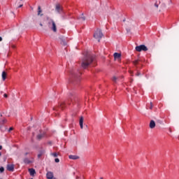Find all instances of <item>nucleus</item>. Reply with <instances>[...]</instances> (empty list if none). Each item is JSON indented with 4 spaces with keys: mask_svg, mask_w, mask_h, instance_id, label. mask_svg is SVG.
Returning <instances> with one entry per match:
<instances>
[{
    "mask_svg": "<svg viewBox=\"0 0 179 179\" xmlns=\"http://www.w3.org/2000/svg\"><path fill=\"white\" fill-rule=\"evenodd\" d=\"M94 61V56L89 52H87L81 60V66L83 69H86L92 62Z\"/></svg>",
    "mask_w": 179,
    "mask_h": 179,
    "instance_id": "1",
    "label": "nucleus"
},
{
    "mask_svg": "<svg viewBox=\"0 0 179 179\" xmlns=\"http://www.w3.org/2000/svg\"><path fill=\"white\" fill-rule=\"evenodd\" d=\"M93 37L100 43V40L103 38V32L101 31V29H97L94 33Z\"/></svg>",
    "mask_w": 179,
    "mask_h": 179,
    "instance_id": "2",
    "label": "nucleus"
},
{
    "mask_svg": "<svg viewBox=\"0 0 179 179\" xmlns=\"http://www.w3.org/2000/svg\"><path fill=\"white\" fill-rule=\"evenodd\" d=\"M48 24L49 28L51 29L54 33H57V24H55V22H54V20H49Z\"/></svg>",
    "mask_w": 179,
    "mask_h": 179,
    "instance_id": "3",
    "label": "nucleus"
},
{
    "mask_svg": "<svg viewBox=\"0 0 179 179\" xmlns=\"http://www.w3.org/2000/svg\"><path fill=\"white\" fill-rule=\"evenodd\" d=\"M71 79L70 80V83H73V85H76L78 83V78L79 76L76 74L74 71L71 72Z\"/></svg>",
    "mask_w": 179,
    "mask_h": 179,
    "instance_id": "4",
    "label": "nucleus"
},
{
    "mask_svg": "<svg viewBox=\"0 0 179 179\" xmlns=\"http://www.w3.org/2000/svg\"><path fill=\"white\" fill-rule=\"evenodd\" d=\"M55 12H57V13H59V15H62V13H64V7H62V6H61V4L59 3H56Z\"/></svg>",
    "mask_w": 179,
    "mask_h": 179,
    "instance_id": "5",
    "label": "nucleus"
},
{
    "mask_svg": "<svg viewBox=\"0 0 179 179\" xmlns=\"http://www.w3.org/2000/svg\"><path fill=\"white\" fill-rule=\"evenodd\" d=\"M136 51H138V52H141V51H148V47L145 45L136 46Z\"/></svg>",
    "mask_w": 179,
    "mask_h": 179,
    "instance_id": "6",
    "label": "nucleus"
},
{
    "mask_svg": "<svg viewBox=\"0 0 179 179\" xmlns=\"http://www.w3.org/2000/svg\"><path fill=\"white\" fill-rule=\"evenodd\" d=\"M64 107H65V102H62L59 104L58 106L54 107L53 110H54V111H58L59 108L64 110Z\"/></svg>",
    "mask_w": 179,
    "mask_h": 179,
    "instance_id": "7",
    "label": "nucleus"
},
{
    "mask_svg": "<svg viewBox=\"0 0 179 179\" xmlns=\"http://www.w3.org/2000/svg\"><path fill=\"white\" fill-rule=\"evenodd\" d=\"M60 44H62V45H66L68 44V41H66L64 37H60Z\"/></svg>",
    "mask_w": 179,
    "mask_h": 179,
    "instance_id": "8",
    "label": "nucleus"
},
{
    "mask_svg": "<svg viewBox=\"0 0 179 179\" xmlns=\"http://www.w3.org/2000/svg\"><path fill=\"white\" fill-rule=\"evenodd\" d=\"M46 178L48 179H54V173L51 171H49L46 174Z\"/></svg>",
    "mask_w": 179,
    "mask_h": 179,
    "instance_id": "9",
    "label": "nucleus"
},
{
    "mask_svg": "<svg viewBox=\"0 0 179 179\" xmlns=\"http://www.w3.org/2000/svg\"><path fill=\"white\" fill-rule=\"evenodd\" d=\"M7 170L8 171H13L15 170V165H13V164H8L7 165Z\"/></svg>",
    "mask_w": 179,
    "mask_h": 179,
    "instance_id": "10",
    "label": "nucleus"
},
{
    "mask_svg": "<svg viewBox=\"0 0 179 179\" xmlns=\"http://www.w3.org/2000/svg\"><path fill=\"white\" fill-rule=\"evenodd\" d=\"M45 135V132L41 133L37 135L36 139H38V141H41V138H44Z\"/></svg>",
    "mask_w": 179,
    "mask_h": 179,
    "instance_id": "11",
    "label": "nucleus"
},
{
    "mask_svg": "<svg viewBox=\"0 0 179 179\" xmlns=\"http://www.w3.org/2000/svg\"><path fill=\"white\" fill-rule=\"evenodd\" d=\"M73 99H75V96H73V94H70V95L69 96L68 101H67V104H71V101H72V100H73Z\"/></svg>",
    "mask_w": 179,
    "mask_h": 179,
    "instance_id": "12",
    "label": "nucleus"
},
{
    "mask_svg": "<svg viewBox=\"0 0 179 179\" xmlns=\"http://www.w3.org/2000/svg\"><path fill=\"white\" fill-rule=\"evenodd\" d=\"M113 57L115 59H120L121 58V54L118 52H115Z\"/></svg>",
    "mask_w": 179,
    "mask_h": 179,
    "instance_id": "13",
    "label": "nucleus"
},
{
    "mask_svg": "<svg viewBox=\"0 0 179 179\" xmlns=\"http://www.w3.org/2000/svg\"><path fill=\"white\" fill-rule=\"evenodd\" d=\"M79 124H80V129H83V116H81L80 117Z\"/></svg>",
    "mask_w": 179,
    "mask_h": 179,
    "instance_id": "14",
    "label": "nucleus"
},
{
    "mask_svg": "<svg viewBox=\"0 0 179 179\" xmlns=\"http://www.w3.org/2000/svg\"><path fill=\"white\" fill-rule=\"evenodd\" d=\"M156 127V122H154V120H151L150 122V128L151 129H153Z\"/></svg>",
    "mask_w": 179,
    "mask_h": 179,
    "instance_id": "15",
    "label": "nucleus"
},
{
    "mask_svg": "<svg viewBox=\"0 0 179 179\" xmlns=\"http://www.w3.org/2000/svg\"><path fill=\"white\" fill-rule=\"evenodd\" d=\"M24 163H25V164H31V163H33V161L29 159L28 158H24Z\"/></svg>",
    "mask_w": 179,
    "mask_h": 179,
    "instance_id": "16",
    "label": "nucleus"
},
{
    "mask_svg": "<svg viewBox=\"0 0 179 179\" xmlns=\"http://www.w3.org/2000/svg\"><path fill=\"white\" fill-rule=\"evenodd\" d=\"M69 158L71 159L72 160H78V159H79V157L77 155H69Z\"/></svg>",
    "mask_w": 179,
    "mask_h": 179,
    "instance_id": "17",
    "label": "nucleus"
},
{
    "mask_svg": "<svg viewBox=\"0 0 179 179\" xmlns=\"http://www.w3.org/2000/svg\"><path fill=\"white\" fill-rule=\"evenodd\" d=\"M29 172L30 176H34L36 174V170L34 169H29Z\"/></svg>",
    "mask_w": 179,
    "mask_h": 179,
    "instance_id": "18",
    "label": "nucleus"
},
{
    "mask_svg": "<svg viewBox=\"0 0 179 179\" xmlns=\"http://www.w3.org/2000/svg\"><path fill=\"white\" fill-rule=\"evenodd\" d=\"M41 12H43V10H41V6H38V16H43V14H41Z\"/></svg>",
    "mask_w": 179,
    "mask_h": 179,
    "instance_id": "19",
    "label": "nucleus"
},
{
    "mask_svg": "<svg viewBox=\"0 0 179 179\" xmlns=\"http://www.w3.org/2000/svg\"><path fill=\"white\" fill-rule=\"evenodd\" d=\"M45 153V151L44 150H40L39 154L38 155V159H40Z\"/></svg>",
    "mask_w": 179,
    "mask_h": 179,
    "instance_id": "20",
    "label": "nucleus"
},
{
    "mask_svg": "<svg viewBox=\"0 0 179 179\" xmlns=\"http://www.w3.org/2000/svg\"><path fill=\"white\" fill-rule=\"evenodd\" d=\"M1 76H2V80H6V72L3 71L2 74H1Z\"/></svg>",
    "mask_w": 179,
    "mask_h": 179,
    "instance_id": "21",
    "label": "nucleus"
},
{
    "mask_svg": "<svg viewBox=\"0 0 179 179\" xmlns=\"http://www.w3.org/2000/svg\"><path fill=\"white\" fill-rule=\"evenodd\" d=\"M141 59H137L133 62L134 65H138V62H141Z\"/></svg>",
    "mask_w": 179,
    "mask_h": 179,
    "instance_id": "22",
    "label": "nucleus"
},
{
    "mask_svg": "<svg viewBox=\"0 0 179 179\" xmlns=\"http://www.w3.org/2000/svg\"><path fill=\"white\" fill-rule=\"evenodd\" d=\"M118 78L116 77V76H113V78H112V80L115 83H117V80Z\"/></svg>",
    "mask_w": 179,
    "mask_h": 179,
    "instance_id": "23",
    "label": "nucleus"
},
{
    "mask_svg": "<svg viewBox=\"0 0 179 179\" xmlns=\"http://www.w3.org/2000/svg\"><path fill=\"white\" fill-rule=\"evenodd\" d=\"M78 19L80 20H82L83 22H85V20H86V18L85 17V16L80 17Z\"/></svg>",
    "mask_w": 179,
    "mask_h": 179,
    "instance_id": "24",
    "label": "nucleus"
},
{
    "mask_svg": "<svg viewBox=\"0 0 179 179\" xmlns=\"http://www.w3.org/2000/svg\"><path fill=\"white\" fill-rule=\"evenodd\" d=\"M5 171V168L3 166L0 167V173H3Z\"/></svg>",
    "mask_w": 179,
    "mask_h": 179,
    "instance_id": "25",
    "label": "nucleus"
},
{
    "mask_svg": "<svg viewBox=\"0 0 179 179\" xmlns=\"http://www.w3.org/2000/svg\"><path fill=\"white\" fill-rule=\"evenodd\" d=\"M52 156H53L54 157H57L58 155L57 154V152H53L52 153Z\"/></svg>",
    "mask_w": 179,
    "mask_h": 179,
    "instance_id": "26",
    "label": "nucleus"
},
{
    "mask_svg": "<svg viewBox=\"0 0 179 179\" xmlns=\"http://www.w3.org/2000/svg\"><path fill=\"white\" fill-rule=\"evenodd\" d=\"M6 122V120H1V122H0V124H5V122Z\"/></svg>",
    "mask_w": 179,
    "mask_h": 179,
    "instance_id": "27",
    "label": "nucleus"
},
{
    "mask_svg": "<svg viewBox=\"0 0 179 179\" xmlns=\"http://www.w3.org/2000/svg\"><path fill=\"white\" fill-rule=\"evenodd\" d=\"M55 163H59V159L56 158V159H55Z\"/></svg>",
    "mask_w": 179,
    "mask_h": 179,
    "instance_id": "28",
    "label": "nucleus"
},
{
    "mask_svg": "<svg viewBox=\"0 0 179 179\" xmlns=\"http://www.w3.org/2000/svg\"><path fill=\"white\" fill-rule=\"evenodd\" d=\"M155 8H159V3H157V2H156L155 3Z\"/></svg>",
    "mask_w": 179,
    "mask_h": 179,
    "instance_id": "29",
    "label": "nucleus"
},
{
    "mask_svg": "<svg viewBox=\"0 0 179 179\" xmlns=\"http://www.w3.org/2000/svg\"><path fill=\"white\" fill-rule=\"evenodd\" d=\"M152 108H153V103H152V102H150V109L152 110Z\"/></svg>",
    "mask_w": 179,
    "mask_h": 179,
    "instance_id": "30",
    "label": "nucleus"
},
{
    "mask_svg": "<svg viewBox=\"0 0 179 179\" xmlns=\"http://www.w3.org/2000/svg\"><path fill=\"white\" fill-rule=\"evenodd\" d=\"M136 76H141V73L138 71L137 73L136 74Z\"/></svg>",
    "mask_w": 179,
    "mask_h": 179,
    "instance_id": "31",
    "label": "nucleus"
},
{
    "mask_svg": "<svg viewBox=\"0 0 179 179\" xmlns=\"http://www.w3.org/2000/svg\"><path fill=\"white\" fill-rule=\"evenodd\" d=\"M10 131H13V127H10V129H8V132H10Z\"/></svg>",
    "mask_w": 179,
    "mask_h": 179,
    "instance_id": "32",
    "label": "nucleus"
},
{
    "mask_svg": "<svg viewBox=\"0 0 179 179\" xmlns=\"http://www.w3.org/2000/svg\"><path fill=\"white\" fill-rule=\"evenodd\" d=\"M3 96L6 97V98H7V97H8V94H3Z\"/></svg>",
    "mask_w": 179,
    "mask_h": 179,
    "instance_id": "33",
    "label": "nucleus"
},
{
    "mask_svg": "<svg viewBox=\"0 0 179 179\" xmlns=\"http://www.w3.org/2000/svg\"><path fill=\"white\" fill-rule=\"evenodd\" d=\"M130 82H131V83H132V82H134V79H133V78H131V79H130Z\"/></svg>",
    "mask_w": 179,
    "mask_h": 179,
    "instance_id": "34",
    "label": "nucleus"
},
{
    "mask_svg": "<svg viewBox=\"0 0 179 179\" xmlns=\"http://www.w3.org/2000/svg\"><path fill=\"white\" fill-rule=\"evenodd\" d=\"M23 6V4H20L18 8H22Z\"/></svg>",
    "mask_w": 179,
    "mask_h": 179,
    "instance_id": "35",
    "label": "nucleus"
},
{
    "mask_svg": "<svg viewBox=\"0 0 179 179\" xmlns=\"http://www.w3.org/2000/svg\"><path fill=\"white\" fill-rule=\"evenodd\" d=\"M127 33H129L131 31V29H127Z\"/></svg>",
    "mask_w": 179,
    "mask_h": 179,
    "instance_id": "36",
    "label": "nucleus"
},
{
    "mask_svg": "<svg viewBox=\"0 0 179 179\" xmlns=\"http://www.w3.org/2000/svg\"><path fill=\"white\" fill-rule=\"evenodd\" d=\"M0 150H2V145H0Z\"/></svg>",
    "mask_w": 179,
    "mask_h": 179,
    "instance_id": "37",
    "label": "nucleus"
},
{
    "mask_svg": "<svg viewBox=\"0 0 179 179\" xmlns=\"http://www.w3.org/2000/svg\"><path fill=\"white\" fill-rule=\"evenodd\" d=\"M24 155L25 156H27V155H29V152H26Z\"/></svg>",
    "mask_w": 179,
    "mask_h": 179,
    "instance_id": "38",
    "label": "nucleus"
},
{
    "mask_svg": "<svg viewBox=\"0 0 179 179\" xmlns=\"http://www.w3.org/2000/svg\"><path fill=\"white\" fill-rule=\"evenodd\" d=\"M0 41H2V37L0 36Z\"/></svg>",
    "mask_w": 179,
    "mask_h": 179,
    "instance_id": "39",
    "label": "nucleus"
},
{
    "mask_svg": "<svg viewBox=\"0 0 179 179\" xmlns=\"http://www.w3.org/2000/svg\"><path fill=\"white\" fill-rule=\"evenodd\" d=\"M170 3H173V1L171 0H170Z\"/></svg>",
    "mask_w": 179,
    "mask_h": 179,
    "instance_id": "40",
    "label": "nucleus"
},
{
    "mask_svg": "<svg viewBox=\"0 0 179 179\" xmlns=\"http://www.w3.org/2000/svg\"><path fill=\"white\" fill-rule=\"evenodd\" d=\"M40 26L43 27V24H42V23H40Z\"/></svg>",
    "mask_w": 179,
    "mask_h": 179,
    "instance_id": "41",
    "label": "nucleus"
},
{
    "mask_svg": "<svg viewBox=\"0 0 179 179\" xmlns=\"http://www.w3.org/2000/svg\"><path fill=\"white\" fill-rule=\"evenodd\" d=\"M130 73H131V74L134 73V71H130Z\"/></svg>",
    "mask_w": 179,
    "mask_h": 179,
    "instance_id": "42",
    "label": "nucleus"
},
{
    "mask_svg": "<svg viewBox=\"0 0 179 179\" xmlns=\"http://www.w3.org/2000/svg\"><path fill=\"white\" fill-rule=\"evenodd\" d=\"M85 128H87V124H85Z\"/></svg>",
    "mask_w": 179,
    "mask_h": 179,
    "instance_id": "43",
    "label": "nucleus"
},
{
    "mask_svg": "<svg viewBox=\"0 0 179 179\" xmlns=\"http://www.w3.org/2000/svg\"><path fill=\"white\" fill-rule=\"evenodd\" d=\"M0 156H2V153L0 152Z\"/></svg>",
    "mask_w": 179,
    "mask_h": 179,
    "instance_id": "44",
    "label": "nucleus"
},
{
    "mask_svg": "<svg viewBox=\"0 0 179 179\" xmlns=\"http://www.w3.org/2000/svg\"><path fill=\"white\" fill-rule=\"evenodd\" d=\"M62 17H63V19H65V17H64V15H62Z\"/></svg>",
    "mask_w": 179,
    "mask_h": 179,
    "instance_id": "45",
    "label": "nucleus"
},
{
    "mask_svg": "<svg viewBox=\"0 0 179 179\" xmlns=\"http://www.w3.org/2000/svg\"><path fill=\"white\" fill-rule=\"evenodd\" d=\"M13 48H15V45H13Z\"/></svg>",
    "mask_w": 179,
    "mask_h": 179,
    "instance_id": "46",
    "label": "nucleus"
},
{
    "mask_svg": "<svg viewBox=\"0 0 179 179\" xmlns=\"http://www.w3.org/2000/svg\"><path fill=\"white\" fill-rule=\"evenodd\" d=\"M100 179H103V177H101Z\"/></svg>",
    "mask_w": 179,
    "mask_h": 179,
    "instance_id": "47",
    "label": "nucleus"
},
{
    "mask_svg": "<svg viewBox=\"0 0 179 179\" xmlns=\"http://www.w3.org/2000/svg\"><path fill=\"white\" fill-rule=\"evenodd\" d=\"M0 179H2V178H0Z\"/></svg>",
    "mask_w": 179,
    "mask_h": 179,
    "instance_id": "48",
    "label": "nucleus"
}]
</instances>
